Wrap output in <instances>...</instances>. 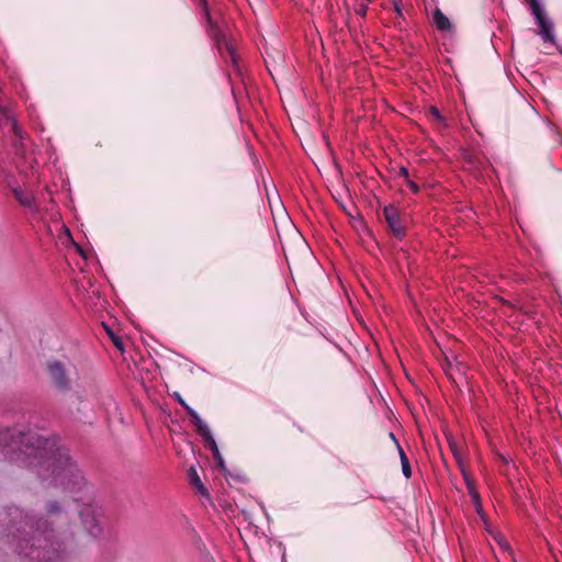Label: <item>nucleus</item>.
<instances>
[{
	"mask_svg": "<svg viewBox=\"0 0 562 562\" xmlns=\"http://www.w3.org/2000/svg\"><path fill=\"white\" fill-rule=\"evenodd\" d=\"M12 131H13V133H14L18 137H20V138H22V137H23V136H22V130L18 126L16 122H13V123H12Z\"/></svg>",
	"mask_w": 562,
	"mask_h": 562,
	"instance_id": "obj_17",
	"label": "nucleus"
},
{
	"mask_svg": "<svg viewBox=\"0 0 562 562\" xmlns=\"http://www.w3.org/2000/svg\"><path fill=\"white\" fill-rule=\"evenodd\" d=\"M395 9H396V12L400 14L401 13L400 8L396 5Z\"/></svg>",
	"mask_w": 562,
	"mask_h": 562,
	"instance_id": "obj_25",
	"label": "nucleus"
},
{
	"mask_svg": "<svg viewBox=\"0 0 562 562\" xmlns=\"http://www.w3.org/2000/svg\"><path fill=\"white\" fill-rule=\"evenodd\" d=\"M205 14H206V18H207V22H209V34L210 36L213 38V41L216 43L217 47L220 50L223 49V47L228 52V54L231 55V57L234 59V49H233V46L228 43L224 32L222 31V29L213 23L207 10L205 9Z\"/></svg>",
	"mask_w": 562,
	"mask_h": 562,
	"instance_id": "obj_5",
	"label": "nucleus"
},
{
	"mask_svg": "<svg viewBox=\"0 0 562 562\" xmlns=\"http://www.w3.org/2000/svg\"><path fill=\"white\" fill-rule=\"evenodd\" d=\"M407 184H408V187L411 188L412 191L418 192V186L415 182H413L411 180H407Z\"/></svg>",
	"mask_w": 562,
	"mask_h": 562,
	"instance_id": "obj_20",
	"label": "nucleus"
},
{
	"mask_svg": "<svg viewBox=\"0 0 562 562\" xmlns=\"http://www.w3.org/2000/svg\"><path fill=\"white\" fill-rule=\"evenodd\" d=\"M190 418L191 423L195 426L196 431L202 438H205L212 434L206 423L201 419L198 413H191Z\"/></svg>",
	"mask_w": 562,
	"mask_h": 562,
	"instance_id": "obj_8",
	"label": "nucleus"
},
{
	"mask_svg": "<svg viewBox=\"0 0 562 562\" xmlns=\"http://www.w3.org/2000/svg\"><path fill=\"white\" fill-rule=\"evenodd\" d=\"M434 23L440 31H449L451 29L449 19L441 12L440 9H436L434 12Z\"/></svg>",
	"mask_w": 562,
	"mask_h": 562,
	"instance_id": "obj_10",
	"label": "nucleus"
},
{
	"mask_svg": "<svg viewBox=\"0 0 562 562\" xmlns=\"http://www.w3.org/2000/svg\"><path fill=\"white\" fill-rule=\"evenodd\" d=\"M527 1H528V3H529V7H530V8L539 3V1H538V0H527Z\"/></svg>",
	"mask_w": 562,
	"mask_h": 562,
	"instance_id": "obj_23",
	"label": "nucleus"
},
{
	"mask_svg": "<svg viewBox=\"0 0 562 562\" xmlns=\"http://www.w3.org/2000/svg\"><path fill=\"white\" fill-rule=\"evenodd\" d=\"M203 439L205 441V445L211 449L214 459L217 460L220 464H222L223 463V458H222V456L220 453V450L217 448V445H216L212 434L209 435L207 437L203 438Z\"/></svg>",
	"mask_w": 562,
	"mask_h": 562,
	"instance_id": "obj_12",
	"label": "nucleus"
},
{
	"mask_svg": "<svg viewBox=\"0 0 562 562\" xmlns=\"http://www.w3.org/2000/svg\"><path fill=\"white\" fill-rule=\"evenodd\" d=\"M390 439H393L396 442L397 447L400 446L392 432L390 434Z\"/></svg>",
	"mask_w": 562,
	"mask_h": 562,
	"instance_id": "obj_24",
	"label": "nucleus"
},
{
	"mask_svg": "<svg viewBox=\"0 0 562 562\" xmlns=\"http://www.w3.org/2000/svg\"><path fill=\"white\" fill-rule=\"evenodd\" d=\"M401 173H402L405 178H407V177H408V170H407L406 168H404V167H403V168H401Z\"/></svg>",
	"mask_w": 562,
	"mask_h": 562,
	"instance_id": "obj_22",
	"label": "nucleus"
},
{
	"mask_svg": "<svg viewBox=\"0 0 562 562\" xmlns=\"http://www.w3.org/2000/svg\"><path fill=\"white\" fill-rule=\"evenodd\" d=\"M536 21L540 27L539 34L543 38L544 42H554L553 35V25L552 23L544 16V13L541 9L540 3L530 8Z\"/></svg>",
	"mask_w": 562,
	"mask_h": 562,
	"instance_id": "obj_4",
	"label": "nucleus"
},
{
	"mask_svg": "<svg viewBox=\"0 0 562 562\" xmlns=\"http://www.w3.org/2000/svg\"><path fill=\"white\" fill-rule=\"evenodd\" d=\"M47 373L53 385L60 391H68L71 385V379L68 374L66 363L60 360H49L47 362Z\"/></svg>",
	"mask_w": 562,
	"mask_h": 562,
	"instance_id": "obj_2",
	"label": "nucleus"
},
{
	"mask_svg": "<svg viewBox=\"0 0 562 562\" xmlns=\"http://www.w3.org/2000/svg\"><path fill=\"white\" fill-rule=\"evenodd\" d=\"M468 487H469V492H470L473 501L475 503H477L479 502V494L476 493L475 488L471 484H469V483H468Z\"/></svg>",
	"mask_w": 562,
	"mask_h": 562,
	"instance_id": "obj_16",
	"label": "nucleus"
},
{
	"mask_svg": "<svg viewBox=\"0 0 562 562\" xmlns=\"http://www.w3.org/2000/svg\"><path fill=\"white\" fill-rule=\"evenodd\" d=\"M451 449H452V452H453L458 463L460 464L461 463V456H460L459 451L457 450V448L454 446H451Z\"/></svg>",
	"mask_w": 562,
	"mask_h": 562,
	"instance_id": "obj_19",
	"label": "nucleus"
},
{
	"mask_svg": "<svg viewBox=\"0 0 562 562\" xmlns=\"http://www.w3.org/2000/svg\"><path fill=\"white\" fill-rule=\"evenodd\" d=\"M188 477H189V481H190V484L202 495H206V488L205 486L203 485L199 474H198V471L191 467L189 470H188Z\"/></svg>",
	"mask_w": 562,
	"mask_h": 562,
	"instance_id": "obj_9",
	"label": "nucleus"
},
{
	"mask_svg": "<svg viewBox=\"0 0 562 562\" xmlns=\"http://www.w3.org/2000/svg\"><path fill=\"white\" fill-rule=\"evenodd\" d=\"M398 453L401 458L402 471L405 477L409 479L412 476V470L408 462V458L406 457L404 450L398 446Z\"/></svg>",
	"mask_w": 562,
	"mask_h": 562,
	"instance_id": "obj_13",
	"label": "nucleus"
},
{
	"mask_svg": "<svg viewBox=\"0 0 562 562\" xmlns=\"http://www.w3.org/2000/svg\"><path fill=\"white\" fill-rule=\"evenodd\" d=\"M45 510L49 517H58L63 514V506L57 501H48Z\"/></svg>",
	"mask_w": 562,
	"mask_h": 562,
	"instance_id": "obj_11",
	"label": "nucleus"
},
{
	"mask_svg": "<svg viewBox=\"0 0 562 562\" xmlns=\"http://www.w3.org/2000/svg\"><path fill=\"white\" fill-rule=\"evenodd\" d=\"M0 460L37 469L38 475L67 491L79 487L83 481L68 452L56 446L54 440L35 432H23L16 428L0 430Z\"/></svg>",
	"mask_w": 562,
	"mask_h": 562,
	"instance_id": "obj_1",
	"label": "nucleus"
},
{
	"mask_svg": "<svg viewBox=\"0 0 562 562\" xmlns=\"http://www.w3.org/2000/svg\"><path fill=\"white\" fill-rule=\"evenodd\" d=\"M85 525L88 529V532L92 536V537H97L99 533H100V527H99V524L98 521L95 520V518L93 516L87 518L85 520Z\"/></svg>",
	"mask_w": 562,
	"mask_h": 562,
	"instance_id": "obj_14",
	"label": "nucleus"
},
{
	"mask_svg": "<svg viewBox=\"0 0 562 562\" xmlns=\"http://www.w3.org/2000/svg\"><path fill=\"white\" fill-rule=\"evenodd\" d=\"M11 191L14 195V198L19 201V203L24 207H33L34 205V196L32 193L24 191L18 186H11L9 183Z\"/></svg>",
	"mask_w": 562,
	"mask_h": 562,
	"instance_id": "obj_6",
	"label": "nucleus"
},
{
	"mask_svg": "<svg viewBox=\"0 0 562 562\" xmlns=\"http://www.w3.org/2000/svg\"><path fill=\"white\" fill-rule=\"evenodd\" d=\"M383 215L392 234L396 238H403L405 236L406 224L400 210L394 205H387L383 210Z\"/></svg>",
	"mask_w": 562,
	"mask_h": 562,
	"instance_id": "obj_3",
	"label": "nucleus"
},
{
	"mask_svg": "<svg viewBox=\"0 0 562 562\" xmlns=\"http://www.w3.org/2000/svg\"><path fill=\"white\" fill-rule=\"evenodd\" d=\"M366 11H367V7H366V5H363V4H361V5H360V9H359V11H358V12H359V13H361L362 15H364V14H366Z\"/></svg>",
	"mask_w": 562,
	"mask_h": 562,
	"instance_id": "obj_21",
	"label": "nucleus"
},
{
	"mask_svg": "<svg viewBox=\"0 0 562 562\" xmlns=\"http://www.w3.org/2000/svg\"><path fill=\"white\" fill-rule=\"evenodd\" d=\"M190 418L191 423L195 426L196 431L202 438H205L212 434L206 423L201 419L198 413H191Z\"/></svg>",
	"mask_w": 562,
	"mask_h": 562,
	"instance_id": "obj_7",
	"label": "nucleus"
},
{
	"mask_svg": "<svg viewBox=\"0 0 562 562\" xmlns=\"http://www.w3.org/2000/svg\"><path fill=\"white\" fill-rule=\"evenodd\" d=\"M181 405L186 408L188 415L191 417V413H196L193 408L187 405L182 400L180 401Z\"/></svg>",
	"mask_w": 562,
	"mask_h": 562,
	"instance_id": "obj_18",
	"label": "nucleus"
},
{
	"mask_svg": "<svg viewBox=\"0 0 562 562\" xmlns=\"http://www.w3.org/2000/svg\"><path fill=\"white\" fill-rule=\"evenodd\" d=\"M428 115L431 120L436 121L437 123L443 124V117L441 116L439 110L436 106L429 108Z\"/></svg>",
	"mask_w": 562,
	"mask_h": 562,
	"instance_id": "obj_15",
	"label": "nucleus"
}]
</instances>
